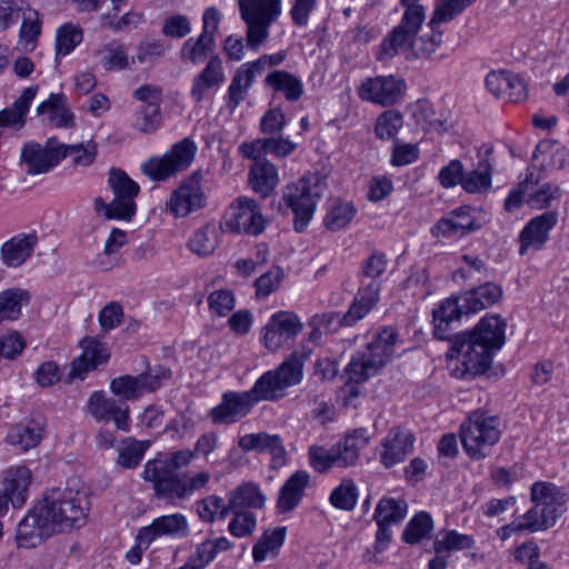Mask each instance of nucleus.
Listing matches in <instances>:
<instances>
[{
    "label": "nucleus",
    "mask_w": 569,
    "mask_h": 569,
    "mask_svg": "<svg viewBox=\"0 0 569 569\" xmlns=\"http://www.w3.org/2000/svg\"><path fill=\"white\" fill-rule=\"evenodd\" d=\"M161 107L142 104L134 114V128L143 133L154 132L161 124Z\"/></svg>",
    "instance_id": "obj_58"
},
{
    "label": "nucleus",
    "mask_w": 569,
    "mask_h": 569,
    "mask_svg": "<svg viewBox=\"0 0 569 569\" xmlns=\"http://www.w3.org/2000/svg\"><path fill=\"white\" fill-rule=\"evenodd\" d=\"M322 191L323 183L317 176H303L284 188L282 201L295 214L296 231L301 232L309 224Z\"/></svg>",
    "instance_id": "obj_7"
},
{
    "label": "nucleus",
    "mask_w": 569,
    "mask_h": 569,
    "mask_svg": "<svg viewBox=\"0 0 569 569\" xmlns=\"http://www.w3.org/2000/svg\"><path fill=\"white\" fill-rule=\"evenodd\" d=\"M43 429L36 422L18 423L7 435V441L22 451H27L39 445Z\"/></svg>",
    "instance_id": "obj_41"
},
{
    "label": "nucleus",
    "mask_w": 569,
    "mask_h": 569,
    "mask_svg": "<svg viewBox=\"0 0 569 569\" xmlns=\"http://www.w3.org/2000/svg\"><path fill=\"white\" fill-rule=\"evenodd\" d=\"M433 529V521L429 513L421 511L415 515L406 526L402 539L410 545L420 542Z\"/></svg>",
    "instance_id": "obj_49"
},
{
    "label": "nucleus",
    "mask_w": 569,
    "mask_h": 569,
    "mask_svg": "<svg viewBox=\"0 0 569 569\" xmlns=\"http://www.w3.org/2000/svg\"><path fill=\"white\" fill-rule=\"evenodd\" d=\"M407 509L405 500L385 497L378 502L373 519L380 523L398 525L405 519Z\"/></svg>",
    "instance_id": "obj_45"
},
{
    "label": "nucleus",
    "mask_w": 569,
    "mask_h": 569,
    "mask_svg": "<svg viewBox=\"0 0 569 569\" xmlns=\"http://www.w3.org/2000/svg\"><path fill=\"white\" fill-rule=\"evenodd\" d=\"M472 1L473 0H440L430 19V26L435 27L451 21L470 6Z\"/></svg>",
    "instance_id": "obj_61"
},
{
    "label": "nucleus",
    "mask_w": 569,
    "mask_h": 569,
    "mask_svg": "<svg viewBox=\"0 0 569 569\" xmlns=\"http://www.w3.org/2000/svg\"><path fill=\"white\" fill-rule=\"evenodd\" d=\"M266 401L256 383L247 391H228L221 397L218 406L209 412V418L216 425H231L244 418L252 408Z\"/></svg>",
    "instance_id": "obj_11"
},
{
    "label": "nucleus",
    "mask_w": 569,
    "mask_h": 569,
    "mask_svg": "<svg viewBox=\"0 0 569 569\" xmlns=\"http://www.w3.org/2000/svg\"><path fill=\"white\" fill-rule=\"evenodd\" d=\"M219 230L208 223L197 229L188 241L189 249L199 257L211 256L219 244Z\"/></svg>",
    "instance_id": "obj_43"
},
{
    "label": "nucleus",
    "mask_w": 569,
    "mask_h": 569,
    "mask_svg": "<svg viewBox=\"0 0 569 569\" xmlns=\"http://www.w3.org/2000/svg\"><path fill=\"white\" fill-rule=\"evenodd\" d=\"M233 513L228 530L236 538L250 537L257 528V518L250 511L230 510Z\"/></svg>",
    "instance_id": "obj_64"
},
{
    "label": "nucleus",
    "mask_w": 569,
    "mask_h": 569,
    "mask_svg": "<svg viewBox=\"0 0 569 569\" xmlns=\"http://www.w3.org/2000/svg\"><path fill=\"white\" fill-rule=\"evenodd\" d=\"M263 82L274 92L282 93L289 102L298 101L305 92L301 79L286 70L269 72Z\"/></svg>",
    "instance_id": "obj_34"
},
{
    "label": "nucleus",
    "mask_w": 569,
    "mask_h": 569,
    "mask_svg": "<svg viewBox=\"0 0 569 569\" xmlns=\"http://www.w3.org/2000/svg\"><path fill=\"white\" fill-rule=\"evenodd\" d=\"M371 440V433L367 428H357L347 433L346 437L335 445L338 455L339 467L355 466L359 453Z\"/></svg>",
    "instance_id": "obj_30"
},
{
    "label": "nucleus",
    "mask_w": 569,
    "mask_h": 569,
    "mask_svg": "<svg viewBox=\"0 0 569 569\" xmlns=\"http://www.w3.org/2000/svg\"><path fill=\"white\" fill-rule=\"evenodd\" d=\"M398 333L393 328H383L375 338L369 342L362 352H365L371 361L381 369L391 359L395 352Z\"/></svg>",
    "instance_id": "obj_35"
},
{
    "label": "nucleus",
    "mask_w": 569,
    "mask_h": 569,
    "mask_svg": "<svg viewBox=\"0 0 569 569\" xmlns=\"http://www.w3.org/2000/svg\"><path fill=\"white\" fill-rule=\"evenodd\" d=\"M241 19L247 26V46L259 48L269 37V28L281 14V0H238Z\"/></svg>",
    "instance_id": "obj_9"
},
{
    "label": "nucleus",
    "mask_w": 569,
    "mask_h": 569,
    "mask_svg": "<svg viewBox=\"0 0 569 569\" xmlns=\"http://www.w3.org/2000/svg\"><path fill=\"white\" fill-rule=\"evenodd\" d=\"M202 174L197 171L186 178L167 200V210L174 218H186L203 209L208 197L201 186Z\"/></svg>",
    "instance_id": "obj_13"
},
{
    "label": "nucleus",
    "mask_w": 569,
    "mask_h": 569,
    "mask_svg": "<svg viewBox=\"0 0 569 569\" xmlns=\"http://www.w3.org/2000/svg\"><path fill=\"white\" fill-rule=\"evenodd\" d=\"M252 84V76H248L241 68H238L227 91V106L231 111L237 109L241 102L246 100Z\"/></svg>",
    "instance_id": "obj_48"
},
{
    "label": "nucleus",
    "mask_w": 569,
    "mask_h": 569,
    "mask_svg": "<svg viewBox=\"0 0 569 569\" xmlns=\"http://www.w3.org/2000/svg\"><path fill=\"white\" fill-rule=\"evenodd\" d=\"M415 436L400 428H392L381 441L380 462L389 469L413 451Z\"/></svg>",
    "instance_id": "obj_23"
},
{
    "label": "nucleus",
    "mask_w": 569,
    "mask_h": 569,
    "mask_svg": "<svg viewBox=\"0 0 569 569\" xmlns=\"http://www.w3.org/2000/svg\"><path fill=\"white\" fill-rule=\"evenodd\" d=\"M491 182L492 166L487 160H481L477 168L463 171L461 187L468 193H482L490 189Z\"/></svg>",
    "instance_id": "obj_42"
},
{
    "label": "nucleus",
    "mask_w": 569,
    "mask_h": 569,
    "mask_svg": "<svg viewBox=\"0 0 569 569\" xmlns=\"http://www.w3.org/2000/svg\"><path fill=\"white\" fill-rule=\"evenodd\" d=\"M380 293L376 283L360 287L347 312L338 317L339 327H351L362 320L378 303Z\"/></svg>",
    "instance_id": "obj_29"
},
{
    "label": "nucleus",
    "mask_w": 569,
    "mask_h": 569,
    "mask_svg": "<svg viewBox=\"0 0 569 569\" xmlns=\"http://www.w3.org/2000/svg\"><path fill=\"white\" fill-rule=\"evenodd\" d=\"M31 477V471L26 467L9 471L3 481V492L0 493V517L7 512L9 501L14 508H20L26 502Z\"/></svg>",
    "instance_id": "obj_24"
},
{
    "label": "nucleus",
    "mask_w": 569,
    "mask_h": 569,
    "mask_svg": "<svg viewBox=\"0 0 569 569\" xmlns=\"http://www.w3.org/2000/svg\"><path fill=\"white\" fill-rule=\"evenodd\" d=\"M380 369L362 351L357 352L345 370L347 379L355 383L367 381L370 377L377 375Z\"/></svg>",
    "instance_id": "obj_47"
},
{
    "label": "nucleus",
    "mask_w": 569,
    "mask_h": 569,
    "mask_svg": "<svg viewBox=\"0 0 569 569\" xmlns=\"http://www.w3.org/2000/svg\"><path fill=\"white\" fill-rule=\"evenodd\" d=\"M252 189L261 197H268L279 182L276 167L267 159L257 160L249 172Z\"/></svg>",
    "instance_id": "obj_39"
},
{
    "label": "nucleus",
    "mask_w": 569,
    "mask_h": 569,
    "mask_svg": "<svg viewBox=\"0 0 569 569\" xmlns=\"http://www.w3.org/2000/svg\"><path fill=\"white\" fill-rule=\"evenodd\" d=\"M102 54V67L104 70H122L129 66L127 48L119 42L108 43L100 52Z\"/></svg>",
    "instance_id": "obj_60"
},
{
    "label": "nucleus",
    "mask_w": 569,
    "mask_h": 569,
    "mask_svg": "<svg viewBox=\"0 0 569 569\" xmlns=\"http://www.w3.org/2000/svg\"><path fill=\"white\" fill-rule=\"evenodd\" d=\"M88 412L98 421L113 420L117 429L129 431V407L107 397L103 391H94L87 402Z\"/></svg>",
    "instance_id": "obj_20"
},
{
    "label": "nucleus",
    "mask_w": 569,
    "mask_h": 569,
    "mask_svg": "<svg viewBox=\"0 0 569 569\" xmlns=\"http://www.w3.org/2000/svg\"><path fill=\"white\" fill-rule=\"evenodd\" d=\"M170 377L169 369L156 367L138 376L123 375L113 378L110 381V390L123 400H136L159 389Z\"/></svg>",
    "instance_id": "obj_12"
},
{
    "label": "nucleus",
    "mask_w": 569,
    "mask_h": 569,
    "mask_svg": "<svg viewBox=\"0 0 569 569\" xmlns=\"http://www.w3.org/2000/svg\"><path fill=\"white\" fill-rule=\"evenodd\" d=\"M497 349L498 316L491 315L483 317L471 331L456 335L448 357L461 362L455 375L468 379L487 372Z\"/></svg>",
    "instance_id": "obj_2"
},
{
    "label": "nucleus",
    "mask_w": 569,
    "mask_h": 569,
    "mask_svg": "<svg viewBox=\"0 0 569 569\" xmlns=\"http://www.w3.org/2000/svg\"><path fill=\"white\" fill-rule=\"evenodd\" d=\"M266 496L260 487L251 481L243 482L233 489L229 495V508L231 510L262 509L266 503Z\"/></svg>",
    "instance_id": "obj_38"
},
{
    "label": "nucleus",
    "mask_w": 569,
    "mask_h": 569,
    "mask_svg": "<svg viewBox=\"0 0 569 569\" xmlns=\"http://www.w3.org/2000/svg\"><path fill=\"white\" fill-rule=\"evenodd\" d=\"M550 154V167L555 169H563L569 164V150L560 146L555 140H541L532 154V159L537 160L540 154Z\"/></svg>",
    "instance_id": "obj_54"
},
{
    "label": "nucleus",
    "mask_w": 569,
    "mask_h": 569,
    "mask_svg": "<svg viewBox=\"0 0 569 569\" xmlns=\"http://www.w3.org/2000/svg\"><path fill=\"white\" fill-rule=\"evenodd\" d=\"M558 220L557 211H546L532 218L520 233L519 253L523 256L529 247L540 249L549 238L550 230Z\"/></svg>",
    "instance_id": "obj_27"
},
{
    "label": "nucleus",
    "mask_w": 569,
    "mask_h": 569,
    "mask_svg": "<svg viewBox=\"0 0 569 569\" xmlns=\"http://www.w3.org/2000/svg\"><path fill=\"white\" fill-rule=\"evenodd\" d=\"M20 158L28 174L46 173L61 161L60 146L48 148L36 142L26 143Z\"/></svg>",
    "instance_id": "obj_25"
},
{
    "label": "nucleus",
    "mask_w": 569,
    "mask_h": 569,
    "mask_svg": "<svg viewBox=\"0 0 569 569\" xmlns=\"http://www.w3.org/2000/svg\"><path fill=\"white\" fill-rule=\"evenodd\" d=\"M286 533V527L264 530L252 548L254 562H262L268 557H277L284 543Z\"/></svg>",
    "instance_id": "obj_40"
},
{
    "label": "nucleus",
    "mask_w": 569,
    "mask_h": 569,
    "mask_svg": "<svg viewBox=\"0 0 569 569\" xmlns=\"http://www.w3.org/2000/svg\"><path fill=\"white\" fill-rule=\"evenodd\" d=\"M39 91V86L33 84L26 88L20 97L10 108L0 111V128L16 127L21 128L24 124V117L30 109L32 100Z\"/></svg>",
    "instance_id": "obj_37"
},
{
    "label": "nucleus",
    "mask_w": 569,
    "mask_h": 569,
    "mask_svg": "<svg viewBox=\"0 0 569 569\" xmlns=\"http://www.w3.org/2000/svg\"><path fill=\"white\" fill-rule=\"evenodd\" d=\"M81 28L70 23L61 26L56 36V57H66L82 41Z\"/></svg>",
    "instance_id": "obj_52"
},
{
    "label": "nucleus",
    "mask_w": 569,
    "mask_h": 569,
    "mask_svg": "<svg viewBox=\"0 0 569 569\" xmlns=\"http://www.w3.org/2000/svg\"><path fill=\"white\" fill-rule=\"evenodd\" d=\"M39 116L48 114L49 122L57 128L73 126V113L68 107V99L63 93H51L38 108Z\"/></svg>",
    "instance_id": "obj_33"
},
{
    "label": "nucleus",
    "mask_w": 569,
    "mask_h": 569,
    "mask_svg": "<svg viewBox=\"0 0 569 569\" xmlns=\"http://www.w3.org/2000/svg\"><path fill=\"white\" fill-rule=\"evenodd\" d=\"M406 91V82L395 76H379L365 79L358 91L363 101L380 106H393L401 100Z\"/></svg>",
    "instance_id": "obj_16"
},
{
    "label": "nucleus",
    "mask_w": 569,
    "mask_h": 569,
    "mask_svg": "<svg viewBox=\"0 0 569 569\" xmlns=\"http://www.w3.org/2000/svg\"><path fill=\"white\" fill-rule=\"evenodd\" d=\"M31 300V295L22 288H9L0 292V326L17 321L22 315V307Z\"/></svg>",
    "instance_id": "obj_36"
},
{
    "label": "nucleus",
    "mask_w": 569,
    "mask_h": 569,
    "mask_svg": "<svg viewBox=\"0 0 569 569\" xmlns=\"http://www.w3.org/2000/svg\"><path fill=\"white\" fill-rule=\"evenodd\" d=\"M400 2L406 8L401 22L382 41L378 59L392 58L398 52L409 49L417 58L431 56L442 42L438 26L432 27L429 22L430 32L417 37L426 19L425 8L418 3V0H400Z\"/></svg>",
    "instance_id": "obj_3"
},
{
    "label": "nucleus",
    "mask_w": 569,
    "mask_h": 569,
    "mask_svg": "<svg viewBox=\"0 0 569 569\" xmlns=\"http://www.w3.org/2000/svg\"><path fill=\"white\" fill-rule=\"evenodd\" d=\"M329 500L337 509L353 510L358 500V489L355 481L352 479H342L340 485L332 490Z\"/></svg>",
    "instance_id": "obj_51"
},
{
    "label": "nucleus",
    "mask_w": 569,
    "mask_h": 569,
    "mask_svg": "<svg viewBox=\"0 0 569 569\" xmlns=\"http://www.w3.org/2000/svg\"><path fill=\"white\" fill-rule=\"evenodd\" d=\"M83 352L74 359L71 365L70 376L72 378L83 379L86 373L94 370L99 365L106 363L110 358V352L106 343L97 338L87 337L82 340Z\"/></svg>",
    "instance_id": "obj_26"
},
{
    "label": "nucleus",
    "mask_w": 569,
    "mask_h": 569,
    "mask_svg": "<svg viewBox=\"0 0 569 569\" xmlns=\"http://www.w3.org/2000/svg\"><path fill=\"white\" fill-rule=\"evenodd\" d=\"M226 81L223 61L220 57H211L192 78L190 98L200 103L209 97L210 93L218 91Z\"/></svg>",
    "instance_id": "obj_22"
},
{
    "label": "nucleus",
    "mask_w": 569,
    "mask_h": 569,
    "mask_svg": "<svg viewBox=\"0 0 569 569\" xmlns=\"http://www.w3.org/2000/svg\"><path fill=\"white\" fill-rule=\"evenodd\" d=\"M460 439L469 457L488 456L498 441V418L486 411H473L460 426Z\"/></svg>",
    "instance_id": "obj_8"
},
{
    "label": "nucleus",
    "mask_w": 569,
    "mask_h": 569,
    "mask_svg": "<svg viewBox=\"0 0 569 569\" xmlns=\"http://www.w3.org/2000/svg\"><path fill=\"white\" fill-rule=\"evenodd\" d=\"M303 330V323L293 311L273 313L261 329V342L271 351L293 341Z\"/></svg>",
    "instance_id": "obj_14"
},
{
    "label": "nucleus",
    "mask_w": 569,
    "mask_h": 569,
    "mask_svg": "<svg viewBox=\"0 0 569 569\" xmlns=\"http://www.w3.org/2000/svg\"><path fill=\"white\" fill-rule=\"evenodd\" d=\"M338 455L335 446L331 449H326L321 446H311L308 450V458L310 466L317 472H326L333 466H338Z\"/></svg>",
    "instance_id": "obj_63"
},
{
    "label": "nucleus",
    "mask_w": 569,
    "mask_h": 569,
    "mask_svg": "<svg viewBox=\"0 0 569 569\" xmlns=\"http://www.w3.org/2000/svg\"><path fill=\"white\" fill-rule=\"evenodd\" d=\"M463 296L465 303H468L471 312L475 313L493 305L497 301L498 286L492 282H488L478 287L477 289L463 293Z\"/></svg>",
    "instance_id": "obj_50"
},
{
    "label": "nucleus",
    "mask_w": 569,
    "mask_h": 569,
    "mask_svg": "<svg viewBox=\"0 0 569 569\" xmlns=\"http://www.w3.org/2000/svg\"><path fill=\"white\" fill-rule=\"evenodd\" d=\"M197 146L189 138L173 144L171 150L159 158H150L142 166V171L154 181L164 180L179 171L186 170L193 161Z\"/></svg>",
    "instance_id": "obj_10"
},
{
    "label": "nucleus",
    "mask_w": 569,
    "mask_h": 569,
    "mask_svg": "<svg viewBox=\"0 0 569 569\" xmlns=\"http://www.w3.org/2000/svg\"><path fill=\"white\" fill-rule=\"evenodd\" d=\"M402 124L401 112L395 109L386 110L377 118L375 126L376 136L381 140L395 139Z\"/></svg>",
    "instance_id": "obj_55"
},
{
    "label": "nucleus",
    "mask_w": 569,
    "mask_h": 569,
    "mask_svg": "<svg viewBox=\"0 0 569 569\" xmlns=\"http://www.w3.org/2000/svg\"><path fill=\"white\" fill-rule=\"evenodd\" d=\"M108 183L113 192L114 206L120 214H114L117 220H131L136 214V198L139 194V184L121 169L112 168L109 172Z\"/></svg>",
    "instance_id": "obj_19"
},
{
    "label": "nucleus",
    "mask_w": 569,
    "mask_h": 569,
    "mask_svg": "<svg viewBox=\"0 0 569 569\" xmlns=\"http://www.w3.org/2000/svg\"><path fill=\"white\" fill-rule=\"evenodd\" d=\"M311 350L301 347L293 351L277 369L264 372L254 383L266 401H277L286 390L301 382L303 366Z\"/></svg>",
    "instance_id": "obj_6"
},
{
    "label": "nucleus",
    "mask_w": 569,
    "mask_h": 569,
    "mask_svg": "<svg viewBox=\"0 0 569 569\" xmlns=\"http://www.w3.org/2000/svg\"><path fill=\"white\" fill-rule=\"evenodd\" d=\"M465 220H457L451 212L449 217L441 218L431 229V232L435 237H462L477 229L472 217H465Z\"/></svg>",
    "instance_id": "obj_46"
},
{
    "label": "nucleus",
    "mask_w": 569,
    "mask_h": 569,
    "mask_svg": "<svg viewBox=\"0 0 569 569\" xmlns=\"http://www.w3.org/2000/svg\"><path fill=\"white\" fill-rule=\"evenodd\" d=\"M216 39L209 38L203 34L188 38L179 50V57L182 62L193 66L207 63L211 57H219L216 54Z\"/></svg>",
    "instance_id": "obj_32"
},
{
    "label": "nucleus",
    "mask_w": 569,
    "mask_h": 569,
    "mask_svg": "<svg viewBox=\"0 0 569 569\" xmlns=\"http://www.w3.org/2000/svg\"><path fill=\"white\" fill-rule=\"evenodd\" d=\"M54 532L82 527L89 512L86 493L71 488H52L39 501Z\"/></svg>",
    "instance_id": "obj_5"
},
{
    "label": "nucleus",
    "mask_w": 569,
    "mask_h": 569,
    "mask_svg": "<svg viewBox=\"0 0 569 569\" xmlns=\"http://www.w3.org/2000/svg\"><path fill=\"white\" fill-rule=\"evenodd\" d=\"M230 510L229 502L224 503L221 497L214 495L201 499L197 505L199 518L208 523L214 522L217 518L223 519Z\"/></svg>",
    "instance_id": "obj_53"
},
{
    "label": "nucleus",
    "mask_w": 569,
    "mask_h": 569,
    "mask_svg": "<svg viewBox=\"0 0 569 569\" xmlns=\"http://www.w3.org/2000/svg\"><path fill=\"white\" fill-rule=\"evenodd\" d=\"M310 476L306 470H298L283 483L277 500V507L282 513L291 512L301 502Z\"/></svg>",
    "instance_id": "obj_31"
},
{
    "label": "nucleus",
    "mask_w": 569,
    "mask_h": 569,
    "mask_svg": "<svg viewBox=\"0 0 569 569\" xmlns=\"http://www.w3.org/2000/svg\"><path fill=\"white\" fill-rule=\"evenodd\" d=\"M357 210L349 202H337L327 212L325 226L331 231H338L347 227L353 219Z\"/></svg>",
    "instance_id": "obj_57"
},
{
    "label": "nucleus",
    "mask_w": 569,
    "mask_h": 569,
    "mask_svg": "<svg viewBox=\"0 0 569 569\" xmlns=\"http://www.w3.org/2000/svg\"><path fill=\"white\" fill-rule=\"evenodd\" d=\"M26 348L27 341L18 330H9L0 337L1 359L13 361L21 356Z\"/></svg>",
    "instance_id": "obj_62"
},
{
    "label": "nucleus",
    "mask_w": 569,
    "mask_h": 569,
    "mask_svg": "<svg viewBox=\"0 0 569 569\" xmlns=\"http://www.w3.org/2000/svg\"><path fill=\"white\" fill-rule=\"evenodd\" d=\"M38 240L36 232L19 233L10 238L0 248L2 263L9 268L22 266L33 253Z\"/></svg>",
    "instance_id": "obj_28"
},
{
    "label": "nucleus",
    "mask_w": 569,
    "mask_h": 569,
    "mask_svg": "<svg viewBox=\"0 0 569 569\" xmlns=\"http://www.w3.org/2000/svg\"><path fill=\"white\" fill-rule=\"evenodd\" d=\"M226 228L234 233L260 234L266 227V221L257 202L249 198H238L224 216Z\"/></svg>",
    "instance_id": "obj_15"
},
{
    "label": "nucleus",
    "mask_w": 569,
    "mask_h": 569,
    "mask_svg": "<svg viewBox=\"0 0 569 569\" xmlns=\"http://www.w3.org/2000/svg\"><path fill=\"white\" fill-rule=\"evenodd\" d=\"M54 533L38 502L18 523L16 540L20 548H36Z\"/></svg>",
    "instance_id": "obj_18"
},
{
    "label": "nucleus",
    "mask_w": 569,
    "mask_h": 569,
    "mask_svg": "<svg viewBox=\"0 0 569 569\" xmlns=\"http://www.w3.org/2000/svg\"><path fill=\"white\" fill-rule=\"evenodd\" d=\"M472 313L468 303H465V296L450 297L442 301L432 311L433 333L439 340H451L452 325L459 322L462 315Z\"/></svg>",
    "instance_id": "obj_21"
},
{
    "label": "nucleus",
    "mask_w": 569,
    "mask_h": 569,
    "mask_svg": "<svg viewBox=\"0 0 569 569\" xmlns=\"http://www.w3.org/2000/svg\"><path fill=\"white\" fill-rule=\"evenodd\" d=\"M472 546L473 538L471 536L459 533L455 530L445 532L442 537H440L439 533L433 541V550L436 553L470 549Z\"/></svg>",
    "instance_id": "obj_56"
},
{
    "label": "nucleus",
    "mask_w": 569,
    "mask_h": 569,
    "mask_svg": "<svg viewBox=\"0 0 569 569\" xmlns=\"http://www.w3.org/2000/svg\"><path fill=\"white\" fill-rule=\"evenodd\" d=\"M190 535V526L187 517L182 513H171L157 517L149 526L139 529L136 539L147 549L160 537L174 539L187 538Z\"/></svg>",
    "instance_id": "obj_17"
},
{
    "label": "nucleus",
    "mask_w": 569,
    "mask_h": 569,
    "mask_svg": "<svg viewBox=\"0 0 569 569\" xmlns=\"http://www.w3.org/2000/svg\"><path fill=\"white\" fill-rule=\"evenodd\" d=\"M217 446V433H203L198 438L193 450H177L163 459L149 460L144 465L143 479L152 483L157 498L171 503L186 500L193 492L203 489L209 483L211 475L209 471H200L190 476L183 469L191 463L196 455L207 457Z\"/></svg>",
    "instance_id": "obj_1"
},
{
    "label": "nucleus",
    "mask_w": 569,
    "mask_h": 569,
    "mask_svg": "<svg viewBox=\"0 0 569 569\" xmlns=\"http://www.w3.org/2000/svg\"><path fill=\"white\" fill-rule=\"evenodd\" d=\"M388 259L383 252L375 251L363 260L360 271L361 287H370L376 283L378 292L381 290V277L385 274Z\"/></svg>",
    "instance_id": "obj_44"
},
{
    "label": "nucleus",
    "mask_w": 569,
    "mask_h": 569,
    "mask_svg": "<svg viewBox=\"0 0 569 569\" xmlns=\"http://www.w3.org/2000/svg\"><path fill=\"white\" fill-rule=\"evenodd\" d=\"M61 160L72 157L74 164L89 166L97 157V144L93 141L77 144H60Z\"/></svg>",
    "instance_id": "obj_59"
},
{
    "label": "nucleus",
    "mask_w": 569,
    "mask_h": 569,
    "mask_svg": "<svg viewBox=\"0 0 569 569\" xmlns=\"http://www.w3.org/2000/svg\"><path fill=\"white\" fill-rule=\"evenodd\" d=\"M531 500L533 507L525 512L520 520L502 526L501 539H507L513 532H536L552 527L557 518L565 512L568 498L556 485L538 481L531 486Z\"/></svg>",
    "instance_id": "obj_4"
}]
</instances>
